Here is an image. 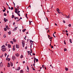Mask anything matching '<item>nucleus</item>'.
I'll return each instance as SVG.
<instances>
[{
  "mask_svg": "<svg viewBox=\"0 0 73 73\" xmlns=\"http://www.w3.org/2000/svg\"><path fill=\"white\" fill-rule=\"evenodd\" d=\"M70 43H72V39H70Z\"/></svg>",
  "mask_w": 73,
  "mask_h": 73,
  "instance_id": "nucleus-30",
  "label": "nucleus"
},
{
  "mask_svg": "<svg viewBox=\"0 0 73 73\" xmlns=\"http://www.w3.org/2000/svg\"><path fill=\"white\" fill-rule=\"evenodd\" d=\"M15 22H14L13 23V25H15Z\"/></svg>",
  "mask_w": 73,
  "mask_h": 73,
  "instance_id": "nucleus-49",
  "label": "nucleus"
},
{
  "mask_svg": "<svg viewBox=\"0 0 73 73\" xmlns=\"http://www.w3.org/2000/svg\"><path fill=\"white\" fill-rule=\"evenodd\" d=\"M64 43L65 45H66V42H65V40L64 41Z\"/></svg>",
  "mask_w": 73,
  "mask_h": 73,
  "instance_id": "nucleus-44",
  "label": "nucleus"
},
{
  "mask_svg": "<svg viewBox=\"0 0 73 73\" xmlns=\"http://www.w3.org/2000/svg\"><path fill=\"white\" fill-rule=\"evenodd\" d=\"M68 27H71V24H70L68 25Z\"/></svg>",
  "mask_w": 73,
  "mask_h": 73,
  "instance_id": "nucleus-36",
  "label": "nucleus"
},
{
  "mask_svg": "<svg viewBox=\"0 0 73 73\" xmlns=\"http://www.w3.org/2000/svg\"><path fill=\"white\" fill-rule=\"evenodd\" d=\"M24 73L23 70H21L20 71V73Z\"/></svg>",
  "mask_w": 73,
  "mask_h": 73,
  "instance_id": "nucleus-21",
  "label": "nucleus"
},
{
  "mask_svg": "<svg viewBox=\"0 0 73 73\" xmlns=\"http://www.w3.org/2000/svg\"><path fill=\"white\" fill-rule=\"evenodd\" d=\"M42 68L43 69H44V65H42Z\"/></svg>",
  "mask_w": 73,
  "mask_h": 73,
  "instance_id": "nucleus-52",
  "label": "nucleus"
},
{
  "mask_svg": "<svg viewBox=\"0 0 73 73\" xmlns=\"http://www.w3.org/2000/svg\"><path fill=\"white\" fill-rule=\"evenodd\" d=\"M15 17V16H14V15H13L12 16V18L13 19V18H14Z\"/></svg>",
  "mask_w": 73,
  "mask_h": 73,
  "instance_id": "nucleus-27",
  "label": "nucleus"
},
{
  "mask_svg": "<svg viewBox=\"0 0 73 73\" xmlns=\"http://www.w3.org/2000/svg\"><path fill=\"white\" fill-rule=\"evenodd\" d=\"M17 27H15L14 29L13 30V31H15L17 29Z\"/></svg>",
  "mask_w": 73,
  "mask_h": 73,
  "instance_id": "nucleus-8",
  "label": "nucleus"
},
{
  "mask_svg": "<svg viewBox=\"0 0 73 73\" xmlns=\"http://www.w3.org/2000/svg\"><path fill=\"white\" fill-rule=\"evenodd\" d=\"M12 59L13 60H15V59H16V57L15 56H13L12 57Z\"/></svg>",
  "mask_w": 73,
  "mask_h": 73,
  "instance_id": "nucleus-4",
  "label": "nucleus"
},
{
  "mask_svg": "<svg viewBox=\"0 0 73 73\" xmlns=\"http://www.w3.org/2000/svg\"><path fill=\"white\" fill-rule=\"evenodd\" d=\"M8 48H11V45L10 44H8Z\"/></svg>",
  "mask_w": 73,
  "mask_h": 73,
  "instance_id": "nucleus-11",
  "label": "nucleus"
},
{
  "mask_svg": "<svg viewBox=\"0 0 73 73\" xmlns=\"http://www.w3.org/2000/svg\"><path fill=\"white\" fill-rule=\"evenodd\" d=\"M5 46L4 45H3L2 46H1V47L2 48H5Z\"/></svg>",
  "mask_w": 73,
  "mask_h": 73,
  "instance_id": "nucleus-16",
  "label": "nucleus"
},
{
  "mask_svg": "<svg viewBox=\"0 0 73 73\" xmlns=\"http://www.w3.org/2000/svg\"><path fill=\"white\" fill-rule=\"evenodd\" d=\"M26 17L28 19V17H27V14H26Z\"/></svg>",
  "mask_w": 73,
  "mask_h": 73,
  "instance_id": "nucleus-41",
  "label": "nucleus"
},
{
  "mask_svg": "<svg viewBox=\"0 0 73 73\" xmlns=\"http://www.w3.org/2000/svg\"><path fill=\"white\" fill-rule=\"evenodd\" d=\"M7 29L8 30H9V27H8Z\"/></svg>",
  "mask_w": 73,
  "mask_h": 73,
  "instance_id": "nucleus-50",
  "label": "nucleus"
},
{
  "mask_svg": "<svg viewBox=\"0 0 73 73\" xmlns=\"http://www.w3.org/2000/svg\"><path fill=\"white\" fill-rule=\"evenodd\" d=\"M53 37H56V36H54V33H53Z\"/></svg>",
  "mask_w": 73,
  "mask_h": 73,
  "instance_id": "nucleus-43",
  "label": "nucleus"
},
{
  "mask_svg": "<svg viewBox=\"0 0 73 73\" xmlns=\"http://www.w3.org/2000/svg\"><path fill=\"white\" fill-rule=\"evenodd\" d=\"M3 54L1 56H0V57H1V58H2V57H3Z\"/></svg>",
  "mask_w": 73,
  "mask_h": 73,
  "instance_id": "nucleus-37",
  "label": "nucleus"
},
{
  "mask_svg": "<svg viewBox=\"0 0 73 73\" xmlns=\"http://www.w3.org/2000/svg\"><path fill=\"white\" fill-rule=\"evenodd\" d=\"M20 69V67H19L18 68H17V70H19Z\"/></svg>",
  "mask_w": 73,
  "mask_h": 73,
  "instance_id": "nucleus-13",
  "label": "nucleus"
},
{
  "mask_svg": "<svg viewBox=\"0 0 73 73\" xmlns=\"http://www.w3.org/2000/svg\"><path fill=\"white\" fill-rule=\"evenodd\" d=\"M60 11V10L59 9L57 8L56 9V11L57 12H58Z\"/></svg>",
  "mask_w": 73,
  "mask_h": 73,
  "instance_id": "nucleus-23",
  "label": "nucleus"
},
{
  "mask_svg": "<svg viewBox=\"0 0 73 73\" xmlns=\"http://www.w3.org/2000/svg\"><path fill=\"white\" fill-rule=\"evenodd\" d=\"M8 33L9 35H10L11 34V31H9V32H8Z\"/></svg>",
  "mask_w": 73,
  "mask_h": 73,
  "instance_id": "nucleus-17",
  "label": "nucleus"
},
{
  "mask_svg": "<svg viewBox=\"0 0 73 73\" xmlns=\"http://www.w3.org/2000/svg\"><path fill=\"white\" fill-rule=\"evenodd\" d=\"M66 35H67V36H68V33H66Z\"/></svg>",
  "mask_w": 73,
  "mask_h": 73,
  "instance_id": "nucleus-59",
  "label": "nucleus"
},
{
  "mask_svg": "<svg viewBox=\"0 0 73 73\" xmlns=\"http://www.w3.org/2000/svg\"><path fill=\"white\" fill-rule=\"evenodd\" d=\"M11 66V65H10V63H8V66H7V67H10V66Z\"/></svg>",
  "mask_w": 73,
  "mask_h": 73,
  "instance_id": "nucleus-10",
  "label": "nucleus"
},
{
  "mask_svg": "<svg viewBox=\"0 0 73 73\" xmlns=\"http://www.w3.org/2000/svg\"><path fill=\"white\" fill-rule=\"evenodd\" d=\"M9 57V55H8L7 56V58L8 57Z\"/></svg>",
  "mask_w": 73,
  "mask_h": 73,
  "instance_id": "nucleus-62",
  "label": "nucleus"
},
{
  "mask_svg": "<svg viewBox=\"0 0 73 73\" xmlns=\"http://www.w3.org/2000/svg\"><path fill=\"white\" fill-rule=\"evenodd\" d=\"M66 51V48H64V51L65 52V51Z\"/></svg>",
  "mask_w": 73,
  "mask_h": 73,
  "instance_id": "nucleus-42",
  "label": "nucleus"
},
{
  "mask_svg": "<svg viewBox=\"0 0 73 73\" xmlns=\"http://www.w3.org/2000/svg\"><path fill=\"white\" fill-rule=\"evenodd\" d=\"M0 65H1V66H3V64H0Z\"/></svg>",
  "mask_w": 73,
  "mask_h": 73,
  "instance_id": "nucleus-47",
  "label": "nucleus"
},
{
  "mask_svg": "<svg viewBox=\"0 0 73 73\" xmlns=\"http://www.w3.org/2000/svg\"><path fill=\"white\" fill-rule=\"evenodd\" d=\"M22 43L23 47H24V46L25 45V41H22Z\"/></svg>",
  "mask_w": 73,
  "mask_h": 73,
  "instance_id": "nucleus-3",
  "label": "nucleus"
},
{
  "mask_svg": "<svg viewBox=\"0 0 73 73\" xmlns=\"http://www.w3.org/2000/svg\"><path fill=\"white\" fill-rule=\"evenodd\" d=\"M66 33H68V31L67 30H66Z\"/></svg>",
  "mask_w": 73,
  "mask_h": 73,
  "instance_id": "nucleus-61",
  "label": "nucleus"
},
{
  "mask_svg": "<svg viewBox=\"0 0 73 73\" xmlns=\"http://www.w3.org/2000/svg\"><path fill=\"white\" fill-rule=\"evenodd\" d=\"M4 16H7V14H6V13H4Z\"/></svg>",
  "mask_w": 73,
  "mask_h": 73,
  "instance_id": "nucleus-33",
  "label": "nucleus"
},
{
  "mask_svg": "<svg viewBox=\"0 0 73 73\" xmlns=\"http://www.w3.org/2000/svg\"><path fill=\"white\" fill-rule=\"evenodd\" d=\"M30 55H31V56H33V54H32V52H30Z\"/></svg>",
  "mask_w": 73,
  "mask_h": 73,
  "instance_id": "nucleus-18",
  "label": "nucleus"
},
{
  "mask_svg": "<svg viewBox=\"0 0 73 73\" xmlns=\"http://www.w3.org/2000/svg\"><path fill=\"white\" fill-rule=\"evenodd\" d=\"M13 50L15 51V46L14 45L13 46Z\"/></svg>",
  "mask_w": 73,
  "mask_h": 73,
  "instance_id": "nucleus-5",
  "label": "nucleus"
},
{
  "mask_svg": "<svg viewBox=\"0 0 73 73\" xmlns=\"http://www.w3.org/2000/svg\"><path fill=\"white\" fill-rule=\"evenodd\" d=\"M19 16H20V14H17Z\"/></svg>",
  "mask_w": 73,
  "mask_h": 73,
  "instance_id": "nucleus-54",
  "label": "nucleus"
},
{
  "mask_svg": "<svg viewBox=\"0 0 73 73\" xmlns=\"http://www.w3.org/2000/svg\"><path fill=\"white\" fill-rule=\"evenodd\" d=\"M33 56H35V54H34L33 53Z\"/></svg>",
  "mask_w": 73,
  "mask_h": 73,
  "instance_id": "nucleus-60",
  "label": "nucleus"
},
{
  "mask_svg": "<svg viewBox=\"0 0 73 73\" xmlns=\"http://www.w3.org/2000/svg\"><path fill=\"white\" fill-rule=\"evenodd\" d=\"M6 21H8V19H6Z\"/></svg>",
  "mask_w": 73,
  "mask_h": 73,
  "instance_id": "nucleus-64",
  "label": "nucleus"
},
{
  "mask_svg": "<svg viewBox=\"0 0 73 73\" xmlns=\"http://www.w3.org/2000/svg\"><path fill=\"white\" fill-rule=\"evenodd\" d=\"M65 17L66 18H67V19H68V18H70V15L69 14L68 16L67 15Z\"/></svg>",
  "mask_w": 73,
  "mask_h": 73,
  "instance_id": "nucleus-6",
  "label": "nucleus"
},
{
  "mask_svg": "<svg viewBox=\"0 0 73 73\" xmlns=\"http://www.w3.org/2000/svg\"><path fill=\"white\" fill-rule=\"evenodd\" d=\"M7 53H5V57H6V56H7Z\"/></svg>",
  "mask_w": 73,
  "mask_h": 73,
  "instance_id": "nucleus-39",
  "label": "nucleus"
},
{
  "mask_svg": "<svg viewBox=\"0 0 73 73\" xmlns=\"http://www.w3.org/2000/svg\"><path fill=\"white\" fill-rule=\"evenodd\" d=\"M30 42H31V44H32V43H33V41H32V40H31L30 41Z\"/></svg>",
  "mask_w": 73,
  "mask_h": 73,
  "instance_id": "nucleus-26",
  "label": "nucleus"
},
{
  "mask_svg": "<svg viewBox=\"0 0 73 73\" xmlns=\"http://www.w3.org/2000/svg\"><path fill=\"white\" fill-rule=\"evenodd\" d=\"M48 38H50V39H51V40H52V38H53V37H51V38H49V37H48Z\"/></svg>",
  "mask_w": 73,
  "mask_h": 73,
  "instance_id": "nucleus-34",
  "label": "nucleus"
},
{
  "mask_svg": "<svg viewBox=\"0 0 73 73\" xmlns=\"http://www.w3.org/2000/svg\"><path fill=\"white\" fill-rule=\"evenodd\" d=\"M16 48H17V49L18 48H19V46L18 44H16Z\"/></svg>",
  "mask_w": 73,
  "mask_h": 73,
  "instance_id": "nucleus-7",
  "label": "nucleus"
},
{
  "mask_svg": "<svg viewBox=\"0 0 73 73\" xmlns=\"http://www.w3.org/2000/svg\"><path fill=\"white\" fill-rule=\"evenodd\" d=\"M7 61H10V60H11V59L8 58H7Z\"/></svg>",
  "mask_w": 73,
  "mask_h": 73,
  "instance_id": "nucleus-20",
  "label": "nucleus"
},
{
  "mask_svg": "<svg viewBox=\"0 0 73 73\" xmlns=\"http://www.w3.org/2000/svg\"><path fill=\"white\" fill-rule=\"evenodd\" d=\"M29 67H28V66H27V72H28L29 71Z\"/></svg>",
  "mask_w": 73,
  "mask_h": 73,
  "instance_id": "nucleus-14",
  "label": "nucleus"
},
{
  "mask_svg": "<svg viewBox=\"0 0 73 73\" xmlns=\"http://www.w3.org/2000/svg\"><path fill=\"white\" fill-rule=\"evenodd\" d=\"M3 37H4V38H5L7 36H5V35H3Z\"/></svg>",
  "mask_w": 73,
  "mask_h": 73,
  "instance_id": "nucleus-32",
  "label": "nucleus"
},
{
  "mask_svg": "<svg viewBox=\"0 0 73 73\" xmlns=\"http://www.w3.org/2000/svg\"><path fill=\"white\" fill-rule=\"evenodd\" d=\"M55 25H56V26H57V24L56 23H55Z\"/></svg>",
  "mask_w": 73,
  "mask_h": 73,
  "instance_id": "nucleus-51",
  "label": "nucleus"
},
{
  "mask_svg": "<svg viewBox=\"0 0 73 73\" xmlns=\"http://www.w3.org/2000/svg\"><path fill=\"white\" fill-rule=\"evenodd\" d=\"M33 70H35V68H33Z\"/></svg>",
  "mask_w": 73,
  "mask_h": 73,
  "instance_id": "nucleus-53",
  "label": "nucleus"
},
{
  "mask_svg": "<svg viewBox=\"0 0 73 73\" xmlns=\"http://www.w3.org/2000/svg\"><path fill=\"white\" fill-rule=\"evenodd\" d=\"M23 64H25V61H23Z\"/></svg>",
  "mask_w": 73,
  "mask_h": 73,
  "instance_id": "nucleus-56",
  "label": "nucleus"
},
{
  "mask_svg": "<svg viewBox=\"0 0 73 73\" xmlns=\"http://www.w3.org/2000/svg\"><path fill=\"white\" fill-rule=\"evenodd\" d=\"M65 70L66 71H68V68H65Z\"/></svg>",
  "mask_w": 73,
  "mask_h": 73,
  "instance_id": "nucleus-24",
  "label": "nucleus"
},
{
  "mask_svg": "<svg viewBox=\"0 0 73 73\" xmlns=\"http://www.w3.org/2000/svg\"><path fill=\"white\" fill-rule=\"evenodd\" d=\"M7 29L6 28H4V30L5 31H7Z\"/></svg>",
  "mask_w": 73,
  "mask_h": 73,
  "instance_id": "nucleus-25",
  "label": "nucleus"
},
{
  "mask_svg": "<svg viewBox=\"0 0 73 73\" xmlns=\"http://www.w3.org/2000/svg\"><path fill=\"white\" fill-rule=\"evenodd\" d=\"M21 58H23V55H21V56L20 57Z\"/></svg>",
  "mask_w": 73,
  "mask_h": 73,
  "instance_id": "nucleus-28",
  "label": "nucleus"
},
{
  "mask_svg": "<svg viewBox=\"0 0 73 73\" xmlns=\"http://www.w3.org/2000/svg\"><path fill=\"white\" fill-rule=\"evenodd\" d=\"M5 45L6 46H7V43H6Z\"/></svg>",
  "mask_w": 73,
  "mask_h": 73,
  "instance_id": "nucleus-63",
  "label": "nucleus"
},
{
  "mask_svg": "<svg viewBox=\"0 0 73 73\" xmlns=\"http://www.w3.org/2000/svg\"><path fill=\"white\" fill-rule=\"evenodd\" d=\"M58 13H61V12H60V11H59L58 12Z\"/></svg>",
  "mask_w": 73,
  "mask_h": 73,
  "instance_id": "nucleus-45",
  "label": "nucleus"
},
{
  "mask_svg": "<svg viewBox=\"0 0 73 73\" xmlns=\"http://www.w3.org/2000/svg\"><path fill=\"white\" fill-rule=\"evenodd\" d=\"M37 59L36 58H34V60H36Z\"/></svg>",
  "mask_w": 73,
  "mask_h": 73,
  "instance_id": "nucleus-55",
  "label": "nucleus"
},
{
  "mask_svg": "<svg viewBox=\"0 0 73 73\" xmlns=\"http://www.w3.org/2000/svg\"><path fill=\"white\" fill-rule=\"evenodd\" d=\"M19 10V9L18 8V9H17V8H16L15 10V13L17 14H19L20 13V11H18Z\"/></svg>",
  "mask_w": 73,
  "mask_h": 73,
  "instance_id": "nucleus-1",
  "label": "nucleus"
},
{
  "mask_svg": "<svg viewBox=\"0 0 73 73\" xmlns=\"http://www.w3.org/2000/svg\"><path fill=\"white\" fill-rule=\"evenodd\" d=\"M4 9H4V10H3V12H5V10H6V9L5 7L4 8Z\"/></svg>",
  "mask_w": 73,
  "mask_h": 73,
  "instance_id": "nucleus-19",
  "label": "nucleus"
},
{
  "mask_svg": "<svg viewBox=\"0 0 73 73\" xmlns=\"http://www.w3.org/2000/svg\"><path fill=\"white\" fill-rule=\"evenodd\" d=\"M11 10H12L13 9V7H11Z\"/></svg>",
  "mask_w": 73,
  "mask_h": 73,
  "instance_id": "nucleus-38",
  "label": "nucleus"
},
{
  "mask_svg": "<svg viewBox=\"0 0 73 73\" xmlns=\"http://www.w3.org/2000/svg\"><path fill=\"white\" fill-rule=\"evenodd\" d=\"M10 43H11L12 44H13V41H10Z\"/></svg>",
  "mask_w": 73,
  "mask_h": 73,
  "instance_id": "nucleus-29",
  "label": "nucleus"
},
{
  "mask_svg": "<svg viewBox=\"0 0 73 73\" xmlns=\"http://www.w3.org/2000/svg\"><path fill=\"white\" fill-rule=\"evenodd\" d=\"M29 25H31V21H29Z\"/></svg>",
  "mask_w": 73,
  "mask_h": 73,
  "instance_id": "nucleus-40",
  "label": "nucleus"
},
{
  "mask_svg": "<svg viewBox=\"0 0 73 73\" xmlns=\"http://www.w3.org/2000/svg\"><path fill=\"white\" fill-rule=\"evenodd\" d=\"M36 62H38V59H36Z\"/></svg>",
  "mask_w": 73,
  "mask_h": 73,
  "instance_id": "nucleus-35",
  "label": "nucleus"
},
{
  "mask_svg": "<svg viewBox=\"0 0 73 73\" xmlns=\"http://www.w3.org/2000/svg\"><path fill=\"white\" fill-rule=\"evenodd\" d=\"M63 22L64 23H65V21H63Z\"/></svg>",
  "mask_w": 73,
  "mask_h": 73,
  "instance_id": "nucleus-46",
  "label": "nucleus"
},
{
  "mask_svg": "<svg viewBox=\"0 0 73 73\" xmlns=\"http://www.w3.org/2000/svg\"><path fill=\"white\" fill-rule=\"evenodd\" d=\"M16 19H17V18H16V17H15V18H14V19H15V20H16Z\"/></svg>",
  "mask_w": 73,
  "mask_h": 73,
  "instance_id": "nucleus-58",
  "label": "nucleus"
},
{
  "mask_svg": "<svg viewBox=\"0 0 73 73\" xmlns=\"http://www.w3.org/2000/svg\"><path fill=\"white\" fill-rule=\"evenodd\" d=\"M15 55L16 57H19V54L18 53H17L15 54Z\"/></svg>",
  "mask_w": 73,
  "mask_h": 73,
  "instance_id": "nucleus-9",
  "label": "nucleus"
},
{
  "mask_svg": "<svg viewBox=\"0 0 73 73\" xmlns=\"http://www.w3.org/2000/svg\"><path fill=\"white\" fill-rule=\"evenodd\" d=\"M1 50H2V52H5V51H6L7 50V48L5 47H3L1 48Z\"/></svg>",
  "mask_w": 73,
  "mask_h": 73,
  "instance_id": "nucleus-2",
  "label": "nucleus"
},
{
  "mask_svg": "<svg viewBox=\"0 0 73 73\" xmlns=\"http://www.w3.org/2000/svg\"><path fill=\"white\" fill-rule=\"evenodd\" d=\"M13 40L14 42H16V39H15V38L13 39Z\"/></svg>",
  "mask_w": 73,
  "mask_h": 73,
  "instance_id": "nucleus-12",
  "label": "nucleus"
},
{
  "mask_svg": "<svg viewBox=\"0 0 73 73\" xmlns=\"http://www.w3.org/2000/svg\"><path fill=\"white\" fill-rule=\"evenodd\" d=\"M4 21H5V23H6V22H7L6 20V18H4V20H3Z\"/></svg>",
  "mask_w": 73,
  "mask_h": 73,
  "instance_id": "nucleus-15",
  "label": "nucleus"
},
{
  "mask_svg": "<svg viewBox=\"0 0 73 73\" xmlns=\"http://www.w3.org/2000/svg\"><path fill=\"white\" fill-rule=\"evenodd\" d=\"M8 27V26H6V28H7Z\"/></svg>",
  "mask_w": 73,
  "mask_h": 73,
  "instance_id": "nucleus-48",
  "label": "nucleus"
},
{
  "mask_svg": "<svg viewBox=\"0 0 73 73\" xmlns=\"http://www.w3.org/2000/svg\"><path fill=\"white\" fill-rule=\"evenodd\" d=\"M51 48H53V46H51Z\"/></svg>",
  "mask_w": 73,
  "mask_h": 73,
  "instance_id": "nucleus-57",
  "label": "nucleus"
},
{
  "mask_svg": "<svg viewBox=\"0 0 73 73\" xmlns=\"http://www.w3.org/2000/svg\"><path fill=\"white\" fill-rule=\"evenodd\" d=\"M11 66H13V63H11Z\"/></svg>",
  "mask_w": 73,
  "mask_h": 73,
  "instance_id": "nucleus-31",
  "label": "nucleus"
},
{
  "mask_svg": "<svg viewBox=\"0 0 73 73\" xmlns=\"http://www.w3.org/2000/svg\"><path fill=\"white\" fill-rule=\"evenodd\" d=\"M25 31H26V29H24L23 30H22V32H24Z\"/></svg>",
  "mask_w": 73,
  "mask_h": 73,
  "instance_id": "nucleus-22",
  "label": "nucleus"
}]
</instances>
